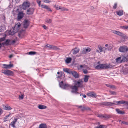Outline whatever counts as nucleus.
<instances>
[{"label": "nucleus", "instance_id": "obj_5", "mask_svg": "<svg viewBox=\"0 0 128 128\" xmlns=\"http://www.w3.org/2000/svg\"><path fill=\"white\" fill-rule=\"evenodd\" d=\"M84 82L82 80H80L76 82L75 85L78 88H82L83 87V83Z\"/></svg>", "mask_w": 128, "mask_h": 128}, {"label": "nucleus", "instance_id": "obj_42", "mask_svg": "<svg viewBox=\"0 0 128 128\" xmlns=\"http://www.w3.org/2000/svg\"><path fill=\"white\" fill-rule=\"evenodd\" d=\"M4 28L3 26H0V32H1L4 30Z\"/></svg>", "mask_w": 128, "mask_h": 128}, {"label": "nucleus", "instance_id": "obj_33", "mask_svg": "<svg viewBox=\"0 0 128 128\" xmlns=\"http://www.w3.org/2000/svg\"><path fill=\"white\" fill-rule=\"evenodd\" d=\"M79 108H81L82 110L83 111L85 110H86L87 109L85 107L82 106H77Z\"/></svg>", "mask_w": 128, "mask_h": 128}, {"label": "nucleus", "instance_id": "obj_10", "mask_svg": "<svg viewBox=\"0 0 128 128\" xmlns=\"http://www.w3.org/2000/svg\"><path fill=\"white\" fill-rule=\"evenodd\" d=\"M3 66H4L3 68L4 69H10L13 67V64H10L9 65L4 64H3Z\"/></svg>", "mask_w": 128, "mask_h": 128}, {"label": "nucleus", "instance_id": "obj_24", "mask_svg": "<svg viewBox=\"0 0 128 128\" xmlns=\"http://www.w3.org/2000/svg\"><path fill=\"white\" fill-rule=\"evenodd\" d=\"M122 57H120L117 58L116 59V62L118 64L121 63H122Z\"/></svg>", "mask_w": 128, "mask_h": 128}, {"label": "nucleus", "instance_id": "obj_52", "mask_svg": "<svg viewBox=\"0 0 128 128\" xmlns=\"http://www.w3.org/2000/svg\"><path fill=\"white\" fill-rule=\"evenodd\" d=\"M19 98H20L22 100L24 98V95H22L21 96H19Z\"/></svg>", "mask_w": 128, "mask_h": 128}, {"label": "nucleus", "instance_id": "obj_45", "mask_svg": "<svg viewBox=\"0 0 128 128\" xmlns=\"http://www.w3.org/2000/svg\"><path fill=\"white\" fill-rule=\"evenodd\" d=\"M82 71L84 74H87L88 73V70L86 69H82Z\"/></svg>", "mask_w": 128, "mask_h": 128}, {"label": "nucleus", "instance_id": "obj_18", "mask_svg": "<svg viewBox=\"0 0 128 128\" xmlns=\"http://www.w3.org/2000/svg\"><path fill=\"white\" fill-rule=\"evenodd\" d=\"M2 44L4 45L8 46L11 45L10 40H7L4 42L2 43Z\"/></svg>", "mask_w": 128, "mask_h": 128}, {"label": "nucleus", "instance_id": "obj_57", "mask_svg": "<svg viewBox=\"0 0 128 128\" xmlns=\"http://www.w3.org/2000/svg\"><path fill=\"white\" fill-rule=\"evenodd\" d=\"M54 7L55 8H60V6H58V5H56L54 6Z\"/></svg>", "mask_w": 128, "mask_h": 128}, {"label": "nucleus", "instance_id": "obj_17", "mask_svg": "<svg viewBox=\"0 0 128 128\" xmlns=\"http://www.w3.org/2000/svg\"><path fill=\"white\" fill-rule=\"evenodd\" d=\"M34 8H29L27 10V14L28 15L32 14L34 12Z\"/></svg>", "mask_w": 128, "mask_h": 128}, {"label": "nucleus", "instance_id": "obj_31", "mask_svg": "<svg viewBox=\"0 0 128 128\" xmlns=\"http://www.w3.org/2000/svg\"><path fill=\"white\" fill-rule=\"evenodd\" d=\"M4 108L5 110H10L12 109V108L9 106H5Z\"/></svg>", "mask_w": 128, "mask_h": 128}, {"label": "nucleus", "instance_id": "obj_30", "mask_svg": "<svg viewBox=\"0 0 128 128\" xmlns=\"http://www.w3.org/2000/svg\"><path fill=\"white\" fill-rule=\"evenodd\" d=\"M50 49L54 50H57L59 49L58 47L52 45Z\"/></svg>", "mask_w": 128, "mask_h": 128}, {"label": "nucleus", "instance_id": "obj_16", "mask_svg": "<svg viewBox=\"0 0 128 128\" xmlns=\"http://www.w3.org/2000/svg\"><path fill=\"white\" fill-rule=\"evenodd\" d=\"M18 118H15L14 120L11 122L10 125L14 128H15V124L16 122L17 121Z\"/></svg>", "mask_w": 128, "mask_h": 128}, {"label": "nucleus", "instance_id": "obj_1", "mask_svg": "<svg viewBox=\"0 0 128 128\" xmlns=\"http://www.w3.org/2000/svg\"><path fill=\"white\" fill-rule=\"evenodd\" d=\"M21 24L20 23H18L16 24L14 27L13 31L12 32L10 30L9 32V34L10 35H13L15 33L18 32L20 29Z\"/></svg>", "mask_w": 128, "mask_h": 128}, {"label": "nucleus", "instance_id": "obj_29", "mask_svg": "<svg viewBox=\"0 0 128 128\" xmlns=\"http://www.w3.org/2000/svg\"><path fill=\"white\" fill-rule=\"evenodd\" d=\"M39 128H47V126L45 124H41L40 125Z\"/></svg>", "mask_w": 128, "mask_h": 128}, {"label": "nucleus", "instance_id": "obj_50", "mask_svg": "<svg viewBox=\"0 0 128 128\" xmlns=\"http://www.w3.org/2000/svg\"><path fill=\"white\" fill-rule=\"evenodd\" d=\"M5 38L4 37L3 38H1L0 39V42H2L5 40Z\"/></svg>", "mask_w": 128, "mask_h": 128}, {"label": "nucleus", "instance_id": "obj_3", "mask_svg": "<svg viewBox=\"0 0 128 128\" xmlns=\"http://www.w3.org/2000/svg\"><path fill=\"white\" fill-rule=\"evenodd\" d=\"M60 87L64 89L68 90L71 88V86L68 84H64L63 81H62L59 83Z\"/></svg>", "mask_w": 128, "mask_h": 128}, {"label": "nucleus", "instance_id": "obj_51", "mask_svg": "<svg viewBox=\"0 0 128 128\" xmlns=\"http://www.w3.org/2000/svg\"><path fill=\"white\" fill-rule=\"evenodd\" d=\"M46 11L48 12H52V10L51 9V8H46Z\"/></svg>", "mask_w": 128, "mask_h": 128}, {"label": "nucleus", "instance_id": "obj_14", "mask_svg": "<svg viewBox=\"0 0 128 128\" xmlns=\"http://www.w3.org/2000/svg\"><path fill=\"white\" fill-rule=\"evenodd\" d=\"M117 103L118 105H120L121 104H125L128 105V101H125L122 100L117 102L116 103L117 104Z\"/></svg>", "mask_w": 128, "mask_h": 128}, {"label": "nucleus", "instance_id": "obj_19", "mask_svg": "<svg viewBox=\"0 0 128 128\" xmlns=\"http://www.w3.org/2000/svg\"><path fill=\"white\" fill-rule=\"evenodd\" d=\"M90 51L91 49L90 48H84L82 52L83 54H85L87 52H90Z\"/></svg>", "mask_w": 128, "mask_h": 128}, {"label": "nucleus", "instance_id": "obj_8", "mask_svg": "<svg viewBox=\"0 0 128 128\" xmlns=\"http://www.w3.org/2000/svg\"><path fill=\"white\" fill-rule=\"evenodd\" d=\"M87 95L89 97L93 98H96L97 97L96 93L94 92L88 93L87 94Z\"/></svg>", "mask_w": 128, "mask_h": 128}, {"label": "nucleus", "instance_id": "obj_9", "mask_svg": "<svg viewBox=\"0 0 128 128\" xmlns=\"http://www.w3.org/2000/svg\"><path fill=\"white\" fill-rule=\"evenodd\" d=\"M24 16V14L22 12H20L18 13V21L22 19Z\"/></svg>", "mask_w": 128, "mask_h": 128}, {"label": "nucleus", "instance_id": "obj_48", "mask_svg": "<svg viewBox=\"0 0 128 128\" xmlns=\"http://www.w3.org/2000/svg\"><path fill=\"white\" fill-rule=\"evenodd\" d=\"M122 28L123 29H127V26H122Z\"/></svg>", "mask_w": 128, "mask_h": 128}, {"label": "nucleus", "instance_id": "obj_32", "mask_svg": "<svg viewBox=\"0 0 128 128\" xmlns=\"http://www.w3.org/2000/svg\"><path fill=\"white\" fill-rule=\"evenodd\" d=\"M116 111L117 113L118 114H124V113L122 111L120 110V109H117L116 110Z\"/></svg>", "mask_w": 128, "mask_h": 128}, {"label": "nucleus", "instance_id": "obj_7", "mask_svg": "<svg viewBox=\"0 0 128 128\" xmlns=\"http://www.w3.org/2000/svg\"><path fill=\"white\" fill-rule=\"evenodd\" d=\"M113 33L122 37L123 39H124V41H125L126 40V36L120 32L116 31H114Z\"/></svg>", "mask_w": 128, "mask_h": 128}, {"label": "nucleus", "instance_id": "obj_49", "mask_svg": "<svg viewBox=\"0 0 128 128\" xmlns=\"http://www.w3.org/2000/svg\"><path fill=\"white\" fill-rule=\"evenodd\" d=\"M50 1L48 0H44V2L45 3H48L50 2Z\"/></svg>", "mask_w": 128, "mask_h": 128}, {"label": "nucleus", "instance_id": "obj_27", "mask_svg": "<svg viewBox=\"0 0 128 128\" xmlns=\"http://www.w3.org/2000/svg\"><path fill=\"white\" fill-rule=\"evenodd\" d=\"M46 106L42 105H39L38 106V108L42 110L46 109Z\"/></svg>", "mask_w": 128, "mask_h": 128}, {"label": "nucleus", "instance_id": "obj_40", "mask_svg": "<svg viewBox=\"0 0 128 128\" xmlns=\"http://www.w3.org/2000/svg\"><path fill=\"white\" fill-rule=\"evenodd\" d=\"M51 46V45L48 44H47L46 45H45L44 46V47L46 48V47H47L48 48L50 49Z\"/></svg>", "mask_w": 128, "mask_h": 128}, {"label": "nucleus", "instance_id": "obj_22", "mask_svg": "<svg viewBox=\"0 0 128 128\" xmlns=\"http://www.w3.org/2000/svg\"><path fill=\"white\" fill-rule=\"evenodd\" d=\"M73 51V54H76L79 52L80 50L78 48H76L72 50Z\"/></svg>", "mask_w": 128, "mask_h": 128}, {"label": "nucleus", "instance_id": "obj_11", "mask_svg": "<svg viewBox=\"0 0 128 128\" xmlns=\"http://www.w3.org/2000/svg\"><path fill=\"white\" fill-rule=\"evenodd\" d=\"M71 88L72 90L71 92L72 93H74L75 92H76V91H78V88L75 85V86H71Z\"/></svg>", "mask_w": 128, "mask_h": 128}, {"label": "nucleus", "instance_id": "obj_25", "mask_svg": "<svg viewBox=\"0 0 128 128\" xmlns=\"http://www.w3.org/2000/svg\"><path fill=\"white\" fill-rule=\"evenodd\" d=\"M72 60V59L70 58H67L65 60L67 64H69L70 63Z\"/></svg>", "mask_w": 128, "mask_h": 128}, {"label": "nucleus", "instance_id": "obj_64", "mask_svg": "<svg viewBox=\"0 0 128 128\" xmlns=\"http://www.w3.org/2000/svg\"><path fill=\"white\" fill-rule=\"evenodd\" d=\"M83 97L84 98H86V96L84 94L83 95Z\"/></svg>", "mask_w": 128, "mask_h": 128}, {"label": "nucleus", "instance_id": "obj_43", "mask_svg": "<svg viewBox=\"0 0 128 128\" xmlns=\"http://www.w3.org/2000/svg\"><path fill=\"white\" fill-rule=\"evenodd\" d=\"M98 47L99 49L100 50V52H102L103 51V48L100 46H98Z\"/></svg>", "mask_w": 128, "mask_h": 128}, {"label": "nucleus", "instance_id": "obj_59", "mask_svg": "<svg viewBox=\"0 0 128 128\" xmlns=\"http://www.w3.org/2000/svg\"><path fill=\"white\" fill-rule=\"evenodd\" d=\"M116 102H117L114 101L113 102H112V105L113 104L118 105V104H117L116 103Z\"/></svg>", "mask_w": 128, "mask_h": 128}, {"label": "nucleus", "instance_id": "obj_20", "mask_svg": "<svg viewBox=\"0 0 128 128\" xmlns=\"http://www.w3.org/2000/svg\"><path fill=\"white\" fill-rule=\"evenodd\" d=\"M23 23L24 28H27L29 25L28 21L27 20H25Z\"/></svg>", "mask_w": 128, "mask_h": 128}, {"label": "nucleus", "instance_id": "obj_53", "mask_svg": "<svg viewBox=\"0 0 128 128\" xmlns=\"http://www.w3.org/2000/svg\"><path fill=\"white\" fill-rule=\"evenodd\" d=\"M109 48L108 49L109 50H111V49H112V47H111V45L109 44Z\"/></svg>", "mask_w": 128, "mask_h": 128}, {"label": "nucleus", "instance_id": "obj_55", "mask_svg": "<svg viewBox=\"0 0 128 128\" xmlns=\"http://www.w3.org/2000/svg\"><path fill=\"white\" fill-rule=\"evenodd\" d=\"M106 85L108 87H110V88H112V86L111 85H110L108 84H106Z\"/></svg>", "mask_w": 128, "mask_h": 128}, {"label": "nucleus", "instance_id": "obj_54", "mask_svg": "<svg viewBox=\"0 0 128 128\" xmlns=\"http://www.w3.org/2000/svg\"><path fill=\"white\" fill-rule=\"evenodd\" d=\"M4 121L5 122H6V121H8V118H7V117H6V118H4Z\"/></svg>", "mask_w": 128, "mask_h": 128}, {"label": "nucleus", "instance_id": "obj_63", "mask_svg": "<svg viewBox=\"0 0 128 128\" xmlns=\"http://www.w3.org/2000/svg\"><path fill=\"white\" fill-rule=\"evenodd\" d=\"M116 88V86H112V89L114 88V89H115Z\"/></svg>", "mask_w": 128, "mask_h": 128}, {"label": "nucleus", "instance_id": "obj_38", "mask_svg": "<svg viewBox=\"0 0 128 128\" xmlns=\"http://www.w3.org/2000/svg\"><path fill=\"white\" fill-rule=\"evenodd\" d=\"M86 66L85 65H80L78 67V70H80L82 69V68H86Z\"/></svg>", "mask_w": 128, "mask_h": 128}, {"label": "nucleus", "instance_id": "obj_46", "mask_svg": "<svg viewBox=\"0 0 128 128\" xmlns=\"http://www.w3.org/2000/svg\"><path fill=\"white\" fill-rule=\"evenodd\" d=\"M11 42V45L14 44L16 42V41L15 40H10Z\"/></svg>", "mask_w": 128, "mask_h": 128}, {"label": "nucleus", "instance_id": "obj_37", "mask_svg": "<svg viewBox=\"0 0 128 128\" xmlns=\"http://www.w3.org/2000/svg\"><path fill=\"white\" fill-rule=\"evenodd\" d=\"M52 20L49 18L47 19L46 20V22L48 24H50L52 22Z\"/></svg>", "mask_w": 128, "mask_h": 128}, {"label": "nucleus", "instance_id": "obj_2", "mask_svg": "<svg viewBox=\"0 0 128 128\" xmlns=\"http://www.w3.org/2000/svg\"><path fill=\"white\" fill-rule=\"evenodd\" d=\"M110 64H100L95 67L96 70H106L110 68Z\"/></svg>", "mask_w": 128, "mask_h": 128}, {"label": "nucleus", "instance_id": "obj_28", "mask_svg": "<svg viewBox=\"0 0 128 128\" xmlns=\"http://www.w3.org/2000/svg\"><path fill=\"white\" fill-rule=\"evenodd\" d=\"M64 71L69 74H71V72L72 70H70L68 68H64L63 69Z\"/></svg>", "mask_w": 128, "mask_h": 128}, {"label": "nucleus", "instance_id": "obj_26", "mask_svg": "<svg viewBox=\"0 0 128 128\" xmlns=\"http://www.w3.org/2000/svg\"><path fill=\"white\" fill-rule=\"evenodd\" d=\"M90 77V76H85L84 79V82H87L88 81L89 78Z\"/></svg>", "mask_w": 128, "mask_h": 128}, {"label": "nucleus", "instance_id": "obj_35", "mask_svg": "<svg viewBox=\"0 0 128 128\" xmlns=\"http://www.w3.org/2000/svg\"><path fill=\"white\" fill-rule=\"evenodd\" d=\"M128 59L126 57H123L122 59V62H125L127 61Z\"/></svg>", "mask_w": 128, "mask_h": 128}, {"label": "nucleus", "instance_id": "obj_39", "mask_svg": "<svg viewBox=\"0 0 128 128\" xmlns=\"http://www.w3.org/2000/svg\"><path fill=\"white\" fill-rule=\"evenodd\" d=\"M37 53L34 52H28V54L30 55H34L36 54Z\"/></svg>", "mask_w": 128, "mask_h": 128}, {"label": "nucleus", "instance_id": "obj_60", "mask_svg": "<svg viewBox=\"0 0 128 128\" xmlns=\"http://www.w3.org/2000/svg\"><path fill=\"white\" fill-rule=\"evenodd\" d=\"M117 4L116 3L114 4V6L113 7V8H116L117 7Z\"/></svg>", "mask_w": 128, "mask_h": 128}, {"label": "nucleus", "instance_id": "obj_56", "mask_svg": "<svg viewBox=\"0 0 128 128\" xmlns=\"http://www.w3.org/2000/svg\"><path fill=\"white\" fill-rule=\"evenodd\" d=\"M3 111L2 109L0 108V115H1Z\"/></svg>", "mask_w": 128, "mask_h": 128}, {"label": "nucleus", "instance_id": "obj_58", "mask_svg": "<svg viewBox=\"0 0 128 128\" xmlns=\"http://www.w3.org/2000/svg\"><path fill=\"white\" fill-rule=\"evenodd\" d=\"M42 26H43V28H44V29H45V30H46V29L47 27H46V26L45 25H43Z\"/></svg>", "mask_w": 128, "mask_h": 128}, {"label": "nucleus", "instance_id": "obj_12", "mask_svg": "<svg viewBox=\"0 0 128 128\" xmlns=\"http://www.w3.org/2000/svg\"><path fill=\"white\" fill-rule=\"evenodd\" d=\"M22 6L24 8H28L30 6V4L28 2H24L22 4Z\"/></svg>", "mask_w": 128, "mask_h": 128}, {"label": "nucleus", "instance_id": "obj_6", "mask_svg": "<svg viewBox=\"0 0 128 128\" xmlns=\"http://www.w3.org/2000/svg\"><path fill=\"white\" fill-rule=\"evenodd\" d=\"M128 50V47L125 46H121L119 49V51L122 52H125Z\"/></svg>", "mask_w": 128, "mask_h": 128}, {"label": "nucleus", "instance_id": "obj_47", "mask_svg": "<svg viewBox=\"0 0 128 128\" xmlns=\"http://www.w3.org/2000/svg\"><path fill=\"white\" fill-rule=\"evenodd\" d=\"M36 2L38 4L39 6H40V3L41 2V1L39 0H37Z\"/></svg>", "mask_w": 128, "mask_h": 128}, {"label": "nucleus", "instance_id": "obj_15", "mask_svg": "<svg viewBox=\"0 0 128 128\" xmlns=\"http://www.w3.org/2000/svg\"><path fill=\"white\" fill-rule=\"evenodd\" d=\"M98 116L102 118H104V119H107L110 117L109 115H106L104 116L102 114H98Z\"/></svg>", "mask_w": 128, "mask_h": 128}, {"label": "nucleus", "instance_id": "obj_23", "mask_svg": "<svg viewBox=\"0 0 128 128\" xmlns=\"http://www.w3.org/2000/svg\"><path fill=\"white\" fill-rule=\"evenodd\" d=\"M116 14L119 16H121L124 14V12L122 10H120L116 12Z\"/></svg>", "mask_w": 128, "mask_h": 128}, {"label": "nucleus", "instance_id": "obj_41", "mask_svg": "<svg viewBox=\"0 0 128 128\" xmlns=\"http://www.w3.org/2000/svg\"><path fill=\"white\" fill-rule=\"evenodd\" d=\"M124 72H125L126 73H128V66L125 68L123 71Z\"/></svg>", "mask_w": 128, "mask_h": 128}, {"label": "nucleus", "instance_id": "obj_61", "mask_svg": "<svg viewBox=\"0 0 128 128\" xmlns=\"http://www.w3.org/2000/svg\"><path fill=\"white\" fill-rule=\"evenodd\" d=\"M116 92H114L112 91V95H116Z\"/></svg>", "mask_w": 128, "mask_h": 128}, {"label": "nucleus", "instance_id": "obj_13", "mask_svg": "<svg viewBox=\"0 0 128 128\" xmlns=\"http://www.w3.org/2000/svg\"><path fill=\"white\" fill-rule=\"evenodd\" d=\"M71 74H72L74 77L75 78H78L79 77V75L78 74L74 71H72Z\"/></svg>", "mask_w": 128, "mask_h": 128}, {"label": "nucleus", "instance_id": "obj_21", "mask_svg": "<svg viewBox=\"0 0 128 128\" xmlns=\"http://www.w3.org/2000/svg\"><path fill=\"white\" fill-rule=\"evenodd\" d=\"M100 104L101 105H104L106 106H109L111 105L112 104V103L111 102H104L100 103Z\"/></svg>", "mask_w": 128, "mask_h": 128}, {"label": "nucleus", "instance_id": "obj_36", "mask_svg": "<svg viewBox=\"0 0 128 128\" xmlns=\"http://www.w3.org/2000/svg\"><path fill=\"white\" fill-rule=\"evenodd\" d=\"M57 10H60L62 11H66L68 10V9L66 8H57Z\"/></svg>", "mask_w": 128, "mask_h": 128}, {"label": "nucleus", "instance_id": "obj_62", "mask_svg": "<svg viewBox=\"0 0 128 128\" xmlns=\"http://www.w3.org/2000/svg\"><path fill=\"white\" fill-rule=\"evenodd\" d=\"M44 6L43 5L41 6V7L44 8H48V7L46 6H44Z\"/></svg>", "mask_w": 128, "mask_h": 128}, {"label": "nucleus", "instance_id": "obj_34", "mask_svg": "<svg viewBox=\"0 0 128 128\" xmlns=\"http://www.w3.org/2000/svg\"><path fill=\"white\" fill-rule=\"evenodd\" d=\"M106 126L104 125H100V126L96 127L94 128H106Z\"/></svg>", "mask_w": 128, "mask_h": 128}, {"label": "nucleus", "instance_id": "obj_44", "mask_svg": "<svg viewBox=\"0 0 128 128\" xmlns=\"http://www.w3.org/2000/svg\"><path fill=\"white\" fill-rule=\"evenodd\" d=\"M120 122H121V123L122 124H124L128 125V122L124 121H121V120H120Z\"/></svg>", "mask_w": 128, "mask_h": 128}, {"label": "nucleus", "instance_id": "obj_4", "mask_svg": "<svg viewBox=\"0 0 128 128\" xmlns=\"http://www.w3.org/2000/svg\"><path fill=\"white\" fill-rule=\"evenodd\" d=\"M2 72L8 76H12L14 74L13 72L12 71L9 70H2Z\"/></svg>", "mask_w": 128, "mask_h": 128}]
</instances>
